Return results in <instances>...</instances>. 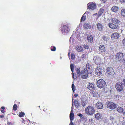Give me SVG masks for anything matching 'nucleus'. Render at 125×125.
<instances>
[{
    "instance_id": "nucleus-25",
    "label": "nucleus",
    "mask_w": 125,
    "mask_h": 125,
    "mask_svg": "<svg viewBox=\"0 0 125 125\" xmlns=\"http://www.w3.org/2000/svg\"><path fill=\"white\" fill-rule=\"evenodd\" d=\"M101 114L99 113H97L95 115V117L96 119H99L101 118Z\"/></svg>"
},
{
    "instance_id": "nucleus-28",
    "label": "nucleus",
    "mask_w": 125,
    "mask_h": 125,
    "mask_svg": "<svg viewBox=\"0 0 125 125\" xmlns=\"http://www.w3.org/2000/svg\"><path fill=\"white\" fill-rule=\"evenodd\" d=\"M113 69L111 67H107L106 69L107 72H109L108 73L109 74L111 73L113 71Z\"/></svg>"
},
{
    "instance_id": "nucleus-14",
    "label": "nucleus",
    "mask_w": 125,
    "mask_h": 125,
    "mask_svg": "<svg viewBox=\"0 0 125 125\" xmlns=\"http://www.w3.org/2000/svg\"><path fill=\"white\" fill-rule=\"evenodd\" d=\"M111 21L112 23L115 24H119L120 23L119 21L115 18H112Z\"/></svg>"
},
{
    "instance_id": "nucleus-39",
    "label": "nucleus",
    "mask_w": 125,
    "mask_h": 125,
    "mask_svg": "<svg viewBox=\"0 0 125 125\" xmlns=\"http://www.w3.org/2000/svg\"><path fill=\"white\" fill-rule=\"evenodd\" d=\"M75 58V55L74 54L72 53L71 54V59L72 60H73Z\"/></svg>"
},
{
    "instance_id": "nucleus-13",
    "label": "nucleus",
    "mask_w": 125,
    "mask_h": 125,
    "mask_svg": "<svg viewBox=\"0 0 125 125\" xmlns=\"http://www.w3.org/2000/svg\"><path fill=\"white\" fill-rule=\"evenodd\" d=\"M94 62L96 64L98 65L100 63V59L97 57H94Z\"/></svg>"
},
{
    "instance_id": "nucleus-50",
    "label": "nucleus",
    "mask_w": 125,
    "mask_h": 125,
    "mask_svg": "<svg viewBox=\"0 0 125 125\" xmlns=\"http://www.w3.org/2000/svg\"><path fill=\"white\" fill-rule=\"evenodd\" d=\"M0 111L2 113H4L5 112V111L4 110L1 109Z\"/></svg>"
},
{
    "instance_id": "nucleus-33",
    "label": "nucleus",
    "mask_w": 125,
    "mask_h": 125,
    "mask_svg": "<svg viewBox=\"0 0 125 125\" xmlns=\"http://www.w3.org/2000/svg\"><path fill=\"white\" fill-rule=\"evenodd\" d=\"M121 14L122 15L125 16V9H122L121 10Z\"/></svg>"
},
{
    "instance_id": "nucleus-20",
    "label": "nucleus",
    "mask_w": 125,
    "mask_h": 125,
    "mask_svg": "<svg viewBox=\"0 0 125 125\" xmlns=\"http://www.w3.org/2000/svg\"><path fill=\"white\" fill-rule=\"evenodd\" d=\"M104 11V9L103 8H100L99 11L98 13V17H99L103 13Z\"/></svg>"
},
{
    "instance_id": "nucleus-38",
    "label": "nucleus",
    "mask_w": 125,
    "mask_h": 125,
    "mask_svg": "<svg viewBox=\"0 0 125 125\" xmlns=\"http://www.w3.org/2000/svg\"><path fill=\"white\" fill-rule=\"evenodd\" d=\"M72 88L73 91L74 92L75 90V87L73 83L72 84Z\"/></svg>"
},
{
    "instance_id": "nucleus-21",
    "label": "nucleus",
    "mask_w": 125,
    "mask_h": 125,
    "mask_svg": "<svg viewBox=\"0 0 125 125\" xmlns=\"http://www.w3.org/2000/svg\"><path fill=\"white\" fill-rule=\"evenodd\" d=\"M87 39L89 42H92L93 41V38L92 35H89L87 37Z\"/></svg>"
},
{
    "instance_id": "nucleus-32",
    "label": "nucleus",
    "mask_w": 125,
    "mask_h": 125,
    "mask_svg": "<svg viewBox=\"0 0 125 125\" xmlns=\"http://www.w3.org/2000/svg\"><path fill=\"white\" fill-rule=\"evenodd\" d=\"M71 69L72 72L73 73L74 69V66L73 64H71L70 65Z\"/></svg>"
},
{
    "instance_id": "nucleus-23",
    "label": "nucleus",
    "mask_w": 125,
    "mask_h": 125,
    "mask_svg": "<svg viewBox=\"0 0 125 125\" xmlns=\"http://www.w3.org/2000/svg\"><path fill=\"white\" fill-rule=\"evenodd\" d=\"M72 111H73L72 110L70 114V121H72L74 119V114L72 112Z\"/></svg>"
},
{
    "instance_id": "nucleus-54",
    "label": "nucleus",
    "mask_w": 125,
    "mask_h": 125,
    "mask_svg": "<svg viewBox=\"0 0 125 125\" xmlns=\"http://www.w3.org/2000/svg\"><path fill=\"white\" fill-rule=\"evenodd\" d=\"M1 109H2L4 110L5 109V108L4 107L2 106V107H1Z\"/></svg>"
},
{
    "instance_id": "nucleus-22",
    "label": "nucleus",
    "mask_w": 125,
    "mask_h": 125,
    "mask_svg": "<svg viewBox=\"0 0 125 125\" xmlns=\"http://www.w3.org/2000/svg\"><path fill=\"white\" fill-rule=\"evenodd\" d=\"M83 27L85 29H90L91 28V25L88 23H85L83 25Z\"/></svg>"
},
{
    "instance_id": "nucleus-4",
    "label": "nucleus",
    "mask_w": 125,
    "mask_h": 125,
    "mask_svg": "<svg viewBox=\"0 0 125 125\" xmlns=\"http://www.w3.org/2000/svg\"><path fill=\"white\" fill-rule=\"evenodd\" d=\"M106 104L107 105V108L111 110L115 109L116 107V104L113 102H107L106 103Z\"/></svg>"
},
{
    "instance_id": "nucleus-49",
    "label": "nucleus",
    "mask_w": 125,
    "mask_h": 125,
    "mask_svg": "<svg viewBox=\"0 0 125 125\" xmlns=\"http://www.w3.org/2000/svg\"><path fill=\"white\" fill-rule=\"evenodd\" d=\"M120 1L121 2H125V0H120Z\"/></svg>"
},
{
    "instance_id": "nucleus-10",
    "label": "nucleus",
    "mask_w": 125,
    "mask_h": 125,
    "mask_svg": "<svg viewBox=\"0 0 125 125\" xmlns=\"http://www.w3.org/2000/svg\"><path fill=\"white\" fill-rule=\"evenodd\" d=\"M101 70V69L100 68V67H97L95 70L96 75L98 76L101 75L102 74Z\"/></svg>"
},
{
    "instance_id": "nucleus-34",
    "label": "nucleus",
    "mask_w": 125,
    "mask_h": 125,
    "mask_svg": "<svg viewBox=\"0 0 125 125\" xmlns=\"http://www.w3.org/2000/svg\"><path fill=\"white\" fill-rule=\"evenodd\" d=\"M85 13H84L82 16V17L81 19V21H84L85 19H86V16H84V14Z\"/></svg>"
},
{
    "instance_id": "nucleus-24",
    "label": "nucleus",
    "mask_w": 125,
    "mask_h": 125,
    "mask_svg": "<svg viewBox=\"0 0 125 125\" xmlns=\"http://www.w3.org/2000/svg\"><path fill=\"white\" fill-rule=\"evenodd\" d=\"M112 11L114 12L117 11L118 10V7L116 6H113L111 8Z\"/></svg>"
},
{
    "instance_id": "nucleus-46",
    "label": "nucleus",
    "mask_w": 125,
    "mask_h": 125,
    "mask_svg": "<svg viewBox=\"0 0 125 125\" xmlns=\"http://www.w3.org/2000/svg\"><path fill=\"white\" fill-rule=\"evenodd\" d=\"M7 124L8 125H12V123L10 122H8Z\"/></svg>"
},
{
    "instance_id": "nucleus-37",
    "label": "nucleus",
    "mask_w": 125,
    "mask_h": 125,
    "mask_svg": "<svg viewBox=\"0 0 125 125\" xmlns=\"http://www.w3.org/2000/svg\"><path fill=\"white\" fill-rule=\"evenodd\" d=\"M50 48L52 51H55L56 50V48L54 46H52Z\"/></svg>"
},
{
    "instance_id": "nucleus-8",
    "label": "nucleus",
    "mask_w": 125,
    "mask_h": 125,
    "mask_svg": "<svg viewBox=\"0 0 125 125\" xmlns=\"http://www.w3.org/2000/svg\"><path fill=\"white\" fill-rule=\"evenodd\" d=\"M120 37L119 34L117 32L113 33L111 36V38L113 39H118Z\"/></svg>"
},
{
    "instance_id": "nucleus-26",
    "label": "nucleus",
    "mask_w": 125,
    "mask_h": 125,
    "mask_svg": "<svg viewBox=\"0 0 125 125\" xmlns=\"http://www.w3.org/2000/svg\"><path fill=\"white\" fill-rule=\"evenodd\" d=\"M74 102L75 107L78 108L80 106V105L78 100H76L74 101Z\"/></svg>"
},
{
    "instance_id": "nucleus-12",
    "label": "nucleus",
    "mask_w": 125,
    "mask_h": 125,
    "mask_svg": "<svg viewBox=\"0 0 125 125\" xmlns=\"http://www.w3.org/2000/svg\"><path fill=\"white\" fill-rule=\"evenodd\" d=\"M68 27L66 25H64L62 28V31L63 33H65L67 32L68 31Z\"/></svg>"
},
{
    "instance_id": "nucleus-56",
    "label": "nucleus",
    "mask_w": 125,
    "mask_h": 125,
    "mask_svg": "<svg viewBox=\"0 0 125 125\" xmlns=\"http://www.w3.org/2000/svg\"><path fill=\"white\" fill-rule=\"evenodd\" d=\"M124 65L125 66V59L123 61Z\"/></svg>"
},
{
    "instance_id": "nucleus-48",
    "label": "nucleus",
    "mask_w": 125,
    "mask_h": 125,
    "mask_svg": "<svg viewBox=\"0 0 125 125\" xmlns=\"http://www.w3.org/2000/svg\"><path fill=\"white\" fill-rule=\"evenodd\" d=\"M69 125H74L72 121H70V123Z\"/></svg>"
},
{
    "instance_id": "nucleus-43",
    "label": "nucleus",
    "mask_w": 125,
    "mask_h": 125,
    "mask_svg": "<svg viewBox=\"0 0 125 125\" xmlns=\"http://www.w3.org/2000/svg\"><path fill=\"white\" fill-rule=\"evenodd\" d=\"M103 40L104 41H107V40H108V39L107 37L105 36H104L103 37Z\"/></svg>"
},
{
    "instance_id": "nucleus-18",
    "label": "nucleus",
    "mask_w": 125,
    "mask_h": 125,
    "mask_svg": "<svg viewBox=\"0 0 125 125\" xmlns=\"http://www.w3.org/2000/svg\"><path fill=\"white\" fill-rule=\"evenodd\" d=\"M99 50L101 52H104L106 50V49L104 45H101L99 46Z\"/></svg>"
},
{
    "instance_id": "nucleus-7",
    "label": "nucleus",
    "mask_w": 125,
    "mask_h": 125,
    "mask_svg": "<svg viewBox=\"0 0 125 125\" xmlns=\"http://www.w3.org/2000/svg\"><path fill=\"white\" fill-rule=\"evenodd\" d=\"M96 4L92 2H90L87 4V9L89 10H94L96 8Z\"/></svg>"
},
{
    "instance_id": "nucleus-30",
    "label": "nucleus",
    "mask_w": 125,
    "mask_h": 125,
    "mask_svg": "<svg viewBox=\"0 0 125 125\" xmlns=\"http://www.w3.org/2000/svg\"><path fill=\"white\" fill-rule=\"evenodd\" d=\"M117 111L120 113H122L123 112V109L122 107H118L117 109Z\"/></svg>"
},
{
    "instance_id": "nucleus-3",
    "label": "nucleus",
    "mask_w": 125,
    "mask_h": 125,
    "mask_svg": "<svg viewBox=\"0 0 125 125\" xmlns=\"http://www.w3.org/2000/svg\"><path fill=\"white\" fill-rule=\"evenodd\" d=\"M122 82L118 81L116 83L115 88L118 91L120 92L125 88Z\"/></svg>"
},
{
    "instance_id": "nucleus-45",
    "label": "nucleus",
    "mask_w": 125,
    "mask_h": 125,
    "mask_svg": "<svg viewBox=\"0 0 125 125\" xmlns=\"http://www.w3.org/2000/svg\"><path fill=\"white\" fill-rule=\"evenodd\" d=\"M122 43H123V45L125 46V38L124 39L122 40Z\"/></svg>"
},
{
    "instance_id": "nucleus-53",
    "label": "nucleus",
    "mask_w": 125,
    "mask_h": 125,
    "mask_svg": "<svg viewBox=\"0 0 125 125\" xmlns=\"http://www.w3.org/2000/svg\"><path fill=\"white\" fill-rule=\"evenodd\" d=\"M4 117V115H0V117L1 118H2L3 117Z\"/></svg>"
},
{
    "instance_id": "nucleus-58",
    "label": "nucleus",
    "mask_w": 125,
    "mask_h": 125,
    "mask_svg": "<svg viewBox=\"0 0 125 125\" xmlns=\"http://www.w3.org/2000/svg\"><path fill=\"white\" fill-rule=\"evenodd\" d=\"M97 14V13L94 14V15H96Z\"/></svg>"
},
{
    "instance_id": "nucleus-17",
    "label": "nucleus",
    "mask_w": 125,
    "mask_h": 125,
    "mask_svg": "<svg viewBox=\"0 0 125 125\" xmlns=\"http://www.w3.org/2000/svg\"><path fill=\"white\" fill-rule=\"evenodd\" d=\"M97 28L99 31H102L103 28V26L100 23H98L97 24Z\"/></svg>"
},
{
    "instance_id": "nucleus-29",
    "label": "nucleus",
    "mask_w": 125,
    "mask_h": 125,
    "mask_svg": "<svg viewBox=\"0 0 125 125\" xmlns=\"http://www.w3.org/2000/svg\"><path fill=\"white\" fill-rule=\"evenodd\" d=\"M75 70L77 73V74L78 77L80 76L81 72L79 70V69H78L77 68L75 69Z\"/></svg>"
},
{
    "instance_id": "nucleus-1",
    "label": "nucleus",
    "mask_w": 125,
    "mask_h": 125,
    "mask_svg": "<svg viewBox=\"0 0 125 125\" xmlns=\"http://www.w3.org/2000/svg\"><path fill=\"white\" fill-rule=\"evenodd\" d=\"M95 111L94 108L93 106H89L85 109V113L88 115H93L94 114Z\"/></svg>"
},
{
    "instance_id": "nucleus-35",
    "label": "nucleus",
    "mask_w": 125,
    "mask_h": 125,
    "mask_svg": "<svg viewBox=\"0 0 125 125\" xmlns=\"http://www.w3.org/2000/svg\"><path fill=\"white\" fill-rule=\"evenodd\" d=\"M86 67L88 69H90L91 68V64L90 63H87L86 65Z\"/></svg>"
},
{
    "instance_id": "nucleus-55",
    "label": "nucleus",
    "mask_w": 125,
    "mask_h": 125,
    "mask_svg": "<svg viewBox=\"0 0 125 125\" xmlns=\"http://www.w3.org/2000/svg\"><path fill=\"white\" fill-rule=\"evenodd\" d=\"M70 52H69L68 53V56L69 57L70 56Z\"/></svg>"
},
{
    "instance_id": "nucleus-15",
    "label": "nucleus",
    "mask_w": 125,
    "mask_h": 125,
    "mask_svg": "<svg viewBox=\"0 0 125 125\" xmlns=\"http://www.w3.org/2000/svg\"><path fill=\"white\" fill-rule=\"evenodd\" d=\"M87 88L91 91H92L94 90V84L91 83H89V84L87 87Z\"/></svg>"
},
{
    "instance_id": "nucleus-57",
    "label": "nucleus",
    "mask_w": 125,
    "mask_h": 125,
    "mask_svg": "<svg viewBox=\"0 0 125 125\" xmlns=\"http://www.w3.org/2000/svg\"><path fill=\"white\" fill-rule=\"evenodd\" d=\"M122 125H125V121L123 122L122 123Z\"/></svg>"
},
{
    "instance_id": "nucleus-41",
    "label": "nucleus",
    "mask_w": 125,
    "mask_h": 125,
    "mask_svg": "<svg viewBox=\"0 0 125 125\" xmlns=\"http://www.w3.org/2000/svg\"><path fill=\"white\" fill-rule=\"evenodd\" d=\"M77 115L79 116L81 118H84V117L83 115L81 113L78 114H77Z\"/></svg>"
},
{
    "instance_id": "nucleus-19",
    "label": "nucleus",
    "mask_w": 125,
    "mask_h": 125,
    "mask_svg": "<svg viewBox=\"0 0 125 125\" xmlns=\"http://www.w3.org/2000/svg\"><path fill=\"white\" fill-rule=\"evenodd\" d=\"M83 48L81 46H77L76 47V50L78 52H80L83 51Z\"/></svg>"
},
{
    "instance_id": "nucleus-9",
    "label": "nucleus",
    "mask_w": 125,
    "mask_h": 125,
    "mask_svg": "<svg viewBox=\"0 0 125 125\" xmlns=\"http://www.w3.org/2000/svg\"><path fill=\"white\" fill-rule=\"evenodd\" d=\"M108 25L110 28L113 29H116L119 27L118 25H115L113 23H109Z\"/></svg>"
},
{
    "instance_id": "nucleus-52",
    "label": "nucleus",
    "mask_w": 125,
    "mask_h": 125,
    "mask_svg": "<svg viewBox=\"0 0 125 125\" xmlns=\"http://www.w3.org/2000/svg\"><path fill=\"white\" fill-rule=\"evenodd\" d=\"M74 96L75 97H76L78 96V95L77 94H74Z\"/></svg>"
},
{
    "instance_id": "nucleus-11",
    "label": "nucleus",
    "mask_w": 125,
    "mask_h": 125,
    "mask_svg": "<svg viewBox=\"0 0 125 125\" xmlns=\"http://www.w3.org/2000/svg\"><path fill=\"white\" fill-rule=\"evenodd\" d=\"M81 99L82 105L84 107L87 103V99L86 97H82Z\"/></svg>"
},
{
    "instance_id": "nucleus-42",
    "label": "nucleus",
    "mask_w": 125,
    "mask_h": 125,
    "mask_svg": "<svg viewBox=\"0 0 125 125\" xmlns=\"http://www.w3.org/2000/svg\"><path fill=\"white\" fill-rule=\"evenodd\" d=\"M83 47L85 49H88L89 48L88 45H87L84 44L83 46Z\"/></svg>"
},
{
    "instance_id": "nucleus-16",
    "label": "nucleus",
    "mask_w": 125,
    "mask_h": 125,
    "mask_svg": "<svg viewBox=\"0 0 125 125\" xmlns=\"http://www.w3.org/2000/svg\"><path fill=\"white\" fill-rule=\"evenodd\" d=\"M96 106L97 108L100 109H102L103 106L102 104L100 102H98L96 104Z\"/></svg>"
},
{
    "instance_id": "nucleus-31",
    "label": "nucleus",
    "mask_w": 125,
    "mask_h": 125,
    "mask_svg": "<svg viewBox=\"0 0 125 125\" xmlns=\"http://www.w3.org/2000/svg\"><path fill=\"white\" fill-rule=\"evenodd\" d=\"M24 115L25 114L24 112H21L19 113V116L20 117H23Z\"/></svg>"
},
{
    "instance_id": "nucleus-44",
    "label": "nucleus",
    "mask_w": 125,
    "mask_h": 125,
    "mask_svg": "<svg viewBox=\"0 0 125 125\" xmlns=\"http://www.w3.org/2000/svg\"><path fill=\"white\" fill-rule=\"evenodd\" d=\"M122 82L124 87H125V79H123Z\"/></svg>"
},
{
    "instance_id": "nucleus-59",
    "label": "nucleus",
    "mask_w": 125,
    "mask_h": 125,
    "mask_svg": "<svg viewBox=\"0 0 125 125\" xmlns=\"http://www.w3.org/2000/svg\"><path fill=\"white\" fill-rule=\"evenodd\" d=\"M72 106H73V103H72Z\"/></svg>"
},
{
    "instance_id": "nucleus-27",
    "label": "nucleus",
    "mask_w": 125,
    "mask_h": 125,
    "mask_svg": "<svg viewBox=\"0 0 125 125\" xmlns=\"http://www.w3.org/2000/svg\"><path fill=\"white\" fill-rule=\"evenodd\" d=\"M43 110L48 114L50 115L52 113V112L49 108L47 109V108H44Z\"/></svg>"
},
{
    "instance_id": "nucleus-36",
    "label": "nucleus",
    "mask_w": 125,
    "mask_h": 125,
    "mask_svg": "<svg viewBox=\"0 0 125 125\" xmlns=\"http://www.w3.org/2000/svg\"><path fill=\"white\" fill-rule=\"evenodd\" d=\"M17 106L16 104H15L13 106V109L14 110L16 111L17 110Z\"/></svg>"
},
{
    "instance_id": "nucleus-40",
    "label": "nucleus",
    "mask_w": 125,
    "mask_h": 125,
    "mask_svg": "<svg viewBox=\"0 0 125 125\" xmlns=\"http://www.w3.org/2000/svg\"><path fill=\"white\" fill-rule=\"evenodd\" d=\"M76 75V74L73 73V79L75 80L77 78Z\"/></svg>"
},
{
    "instance_id": "nucleus-5",
    "label": "nucleus",
    "mask_w": 125,
    "mask_h": 125,
    "mask_svg": "<svg viewBox=\"0 0 125 125\" xmlns=\"http://www.w3.org/2000/svg\"><path fill=\"white\" fill-rule=\"evenodd\" d=\"M124 56L123 53L119 52L116 54L115 59L118 61L121 62L123 60Z\"/></svg>"
},
{
    "instance_id": "nucleus-2",
    "label": "nucleus",
    "mask_w": 125,
    "mask_h": 125,
    "mask_svg": "<svg viewBox=\"0 0 125 125\" xmlns=\"http://www.w3.org/2000/svg\"><path fill=\"white\" fill-rule=\"evenodd\" d=\"M97 86L100 88H104L106 85L105 81L102 79H100L97 81L96 83Z\"/></svg>"
},
{
    "instance_id": "nucleus-47",
    "label": "nucleus",
    "mask_w": 125,
    "mask_h": 125,
    "mask_svg": "<svg viewBox=\"0 0 125 125\" xmlns=\"http://www.w3.org/2000/svg\"><path fill=\"white\" fill-rule=\"evenodd\" d=\"M85 56V54H83L81 56V58L83 59L84 58Z\"/></svg>"
},
{
    "instance_id": "nucleus-6",
    "label": "nucleus",
    "mask_w": 125,
    "mask_h": 125,
    "mask_svg": "<svg viewBox=\"0 0 125 125\" xmlns=\"http://www.w3.org/2000/svg\"><path fill=\"white\" fill-rule=\"evenodd\" d=\"M89 73L86 69H84L81 72L80 75L83 79H86L88 77Z\"/></svg>"
},
{
    "instance_id": "nucleus-51",
    "label": "nucleus",
    "mask_w": 125,
    "mask_h": 125,
    "mask_svg": "<svg viewBox=\"0 0 125 125\" xmlns=\"http://www.w3.org/2000/svg\"><path fill=\"white\" fill-rule=\"evenodd\" d=\"M107 0H102V1L104 3H105L106 1Z\"/></svg>"
}]
</instances>
